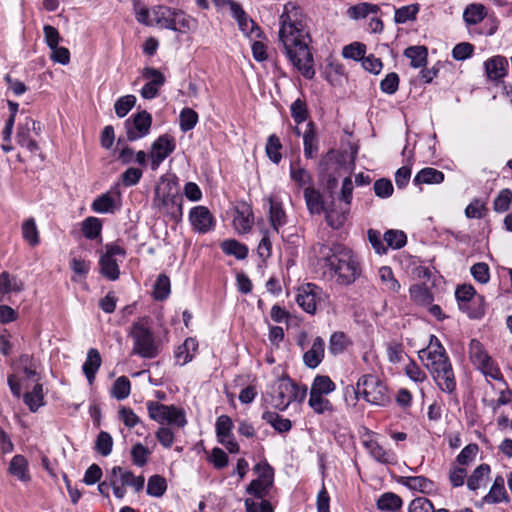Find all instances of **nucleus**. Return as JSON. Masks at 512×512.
<instances>
[{
	"instance_id": "33",
	"label": "nucleus",
	"mask_w": 512,
	"mask_h": 512,
	"mask_svg": "<svg viewBox=\"0 0 512 512\" xmlns=\"http://www.w3.org/2000/svg\"><path fill=\"white\" fill-rule=\"evenodd\" d=\"M24 289V283L7 271L0 273V294L19 293Z\"/></svg>"
},
{
	"instance_id": "63",
	"label": "nucleus",
	"mask_w": 512,
	"mask_h": 512,
	"mask_svg": "<svg viewBox=\"0 0 512 512\" xmlns=\"http://www.w3.org/2000/svg\"><path fill=\"white\" fill-rule=\"evenodd\" d=\"M150 454L149 449L141 443L133 445L131 449L132 461L138 467H143L147 463Z\"/></svg>"
},
{
	"instance_id": "15",
	"label": "nucleus",
	"mask_w": 512,
	"mask_h": 512,
	"mask_svg": "<svg viewBox=\"0 0 512 512\" xmlns=\"http://www.w3.org/2000/svg\"><path fill=\"white\" fill-rule=\"evenodd\" d=\"M176 144L172 136H159L151 146V169L157 170L160 164L175 150Z\"/></svg>"
},
{
	"instance_id": "27",
	"label": "nucleus",
	"mask_w": 512,
	"mask_h": 512,
	"mask_svg": "<svg viewBox=\"0 0 512 512\" xmlns=\"http://www.w3.org/2000/svg\"><path fill=\"white\" fill-rule=\"evenodd\" d=\"M101 355L95 348H91L88 353L86 360L83 364L82 370L85 374L89 384H92L95 380V375L101 366Z\"/></svg>"
},
{
	"instance_id": "31",
	"label": "nucleus",
	"mask_w": 512,
	"mask_h": 512,
	"mask_svg": "<svg viewBox=\"0 0 512 512\" xmlns=\"http://www.w3.org/2000/svg\"><path fill=\"white\" fill-rule=\"evenodd\" d=\"M198 349V342L195 338H187L182 345H180L176 352L175 358L180 365H185L190 362Z\"/></svg>"
},
{
	"instance_id": "3",
	"label": "nucleus",
	"mask_w": 512,
	"mask_h": 512,
	"mask_svg": "<svg viewBox=\"0 0 512 512\" xmlns=\"http://www.w3.org/2000/svg\"><path fill=\"white\" fill-rule=\"evenodd\" d=\"M419 357L438 387L443 392L453 393L456 389L453 368L445 348L436 336H430L429 345L419 351Z\"/></svg>"
},
{
	"instance_id": "29",
	"label": "nucleus",
	"mask_w": 512,
	"mask_h": 512,
	"mask_svg": "<svg viewBox=\"0 0 512 512\" xmlns=\"http://www.w3.org/2000/svg\"><path fill=\"white\" fill-rule=\"evenodd\" d=\"M304 198L307 205V208L311 214H321L326 210V206L324 205L322 195L319 191L314 189L311 186H308L304 189Z\"/></svg>"
},
{
	"instance_id": "38",
	"label": "nucleus",
	"mask_w": 512,
	"mask_h": 512,
	"mask_svg": "<svg viewBox=\"0 0 512 512\" xmlns=\"http://www.w3.org/2000/svg\"><path fill=\"white\" fill-rule=\"evenodd\" d=\"M401 483L410 490L421 493H430L434 489L433 482L424 476L403 477Z\"/></svg>"
},
{
	"instance_id": "28",
	"label": "nucleus",
	"mask_w": 512,
	"mask_h": 512,
	"mask_svg": "<svg viewBox=\"0 0 512 512\" xmlns=\"http://www.w3.org/2000/svg\"><path fill=\"white\" fill-rule=\"evenodd\" d=\"M15 370L22 372L27 379L38 380V363L28 354H23L17 362L13 364Z\"/></svg>"
},
{
	"instance_id": "18",
	"label": "nucleus",
	"mask_w": 512,
	"mask_h": 512,
	"mask_svg": "<svg viewBox=\"0 0 512 512\" xmlns=\"http://www.w3.org/2000/svg\"><path fill=\"white\" fill-rule=\"evenodd\" d=\"M121 194L118 190H110L96 197L91 209L99 214H112L120 208Z\"/></svg>"
},
{
	"instance_id": "43",
	"label": "nucleus",
	"mask_w": 512,
	"mask_h": 512,
	"mask_svg": "<svg viewBox=\"0 0 512 512\" xmlns=\"http://www.w3.org/2000/svg\"><path fill=\"white\" fill-rule=\"evenodd\" d=\"M220 246L225 254L233 255L239 260L245 259L248 255L247 246L234 239L225 240Z\"/></svg>"
},
{
	"instance_id": "40",
	"label": "nucleus",
	"mask_w": 512,
	"mask_h": 512,
	"mask_svg": "<svg viewBox=\"0 0 512 512\" xmlns=\"http://www.w3.org/2000/svg\"><path fill=\"white\" fill-rule=\"evenodd\" d=\"M262 419L279 433H286L292 428V422L288 418H284L276 412L265 411L262 414Z\"/></svg>"
},
{
	"instance_id": "7",
	"label": "nucleus",
	"mask_w": 512,
	"mask_h": 512,
	"mask_svg": "<svg viewBox=\"0 0 512 512\" xmlns=\"http://www.w3.org/2000/svg\"><path fill=\"white\" fill-rule=\"evenodd\" d=\"M153 203L161 213L170 215L174 220H179L182 217L183 201L175 184L170 181H163L156 187Z\"/></svg>"
},
{
	"instance_id": "6",
	"label": "nucleus",
	"mask_w": 512,
	"mask_h": 512,
	"mask_svg": "<svg viewBox=\"0 0 512 512\" xmlns=\"http://www.w3.org/2000/svg\"><path fill=\"white\" fill-rule=\"evenodd\" d=\"M355 399L362 396L368 403L376 406H386L390 396L386 385L375 375L367 374L359 378L353 388Z\"/></svg>"
},
{
	"instance_id": "35",
	"label": "nucleus",
	"mask_w": 512,
	"mask_h": 512,
	"mask_svg": "<svg viewBox=\"0 0 512 512\" xmlns=\"http://www.w3.org/2000/svg\"><path fill=\"white\" fill-rule=\"evenodd\" d=\"M173 15V9L167 6H154L151 8V19L152 26L156 25L161 28L168 29L172 27L171 16Z\"/></svg>"
},
{
	"instance_id": "57",
	"label": "nucleus",
	"mask_w": 512,
	"mask_h": 512,
	"mask_svg": "<svg viewBox=\"0 0 512 512\" xmlns=\"http://www.w3.org/2000/svg\"><path fill=\"white\" fill-rule=\"evenodd\" d=\"M348 344V338L343 332H334L329 340V352L333 355L342 353Z\"/></svg>"
},
{
	"instance_id": "19",
	"label": "nucleus",
	"mask_w": 512,
	"mask_h": 512,
	"mask_svg": "<svg viewBox=\"0 0 512 512\" xmlns=\"http://www.w3.org/2000/svg\"><path fill=\"white\" fill-rule=\"evenodd\" d=\"M189 220L193 228L199 233H207L213 229L215 220L205 206H196L190 210Z\"/></svg>"
},
{
	"instance_id": "41",
	"label": "nucleus",
	"mask_w": 512,
	"mask_h": 512,
	"mask_svg": "<svg viewBox=\"0 0 512 512\" xmlns=\"http://www.w3.org/2000/svg\"><path fill=\"white\" fill-rule=\"evenodd\" d=\"M325 396L315 393L309 394L308 405L316 414L322 415L334 411L332 403Z\"/></svg>"
},
{
	"instance_id": "21",
	"label": "nucleus",
	"mask_w": 512,
	"mask_h": 512,
	"mask_svg": "<svg viewBox=\"0 0 512 512\" xmlns=\"http://www.w3.org/2000/svg\"><path fill=\"white\" fill-rule=\"evenodd\" d=\"M325 353V342L317 336L310 347L303 355V362L309 368H316L320 365L324 358Z\"/></svg>"
},
{
	"instance_id": "47",
	"label": "nucleus",
	"mask_w": 512,
	"mask_h": 512,
	"mask_svg": "<svg viewBox=\"0 0 512 512\" xmlns=\"http://www.w3.org/2000/svg\"><path fill=\"white\" fill-rule=\"evenodd\" d=\"M22 236L31 246H36L40 242L39 232L36 222L33 218L25 220L22 224Z\"/></svg>"
},
{
	"instance_id": "39",
	"label": "nucleus",
	"mask_w": 512,
	"mask_h": 512,
	"mask_svg": "<svg viewBox=\"0 0 512 512\" xmlns=\"http://www.w3.org/2000/svg\"><path fill=\"white\" fill-rule=\"evenodd\" d=\"M505 499H507V494L504 487V479L501 476H497L490 491L483 497V501L487 504H496Z\"/></svg>"
},
{
	"instance_id": "13",
	"label": "nucleus",
	"mask_w": 512,
	"mask_h": 512,
	"mask_svg": "<svg viewBox=\"0 0 512 512\" xmlns=\"http://www.w3.org/2000/svg\"><path fill=\"white\" fill-rule=\"evenodd\" d=\"M32 132L35 135H39L41 133V124L31 117H25L17 126L16 140L21 147H25L30 153L35 154L39 150V146L32 139Z\"/></svg>"
},
{
	"instance_id": "48",
	"label": "nucleus",
	"mask_w": 512,
	"mask_h": 512,
	"mask_svg": "<svg viewBox=\"0 0 512 512\" xmlns=\"http://www.w3.org/2000/svg\"><path fill=\"white\" fill-rule=\"evenodd\" d=\"M130 391V380L126 376H120L115 380L112 386L111 395L118 400H123L129 396Z\"/></svg>"
},
{
	"instance_id": "14",
	"label": "nucleus",
	"mask_w": 512,
	"mask_h": 512,
	"mask_svg": "<svg viewBox=\"0 0 512 512\" xmlns=\"http://www.w3.org/2000/svg\"><path fill=\"white\" fill-rule=\"evenodd\" d=\"M152 125V117L147 111H141L125 121L126 136L128 141H136L149 134Z\"/></svg>"
},
{
	"instance_id": "26",
	"label": "nucleus",
	"mask_w": 512,
	"mask_h": 512,
	"mask_svg": "<svg viewBox=\"0 0 512 512\" xmlns=\"http://www.w3.org/2000/svg\"><path fill=\"white\" fill-rule=\"evenodd\" d=\"M487 16V9L481 3L468 4L463 11V21L466 26H474L481 23Z\"/></svg>"
},
{
	"instance_id": "30",
	"label": "nucleus",
	"mask_w": 512,
	"mask_h": 512,
	"mask_svg": "<svg viewBox=\"0 0 512 512\" xmlns=\"http://www.w3.org/2000/svg\"><path fill=\"white\" fill-rule=\"evenodd\" d=\"M491 469L488 464L479 465L467 479V487L469 490L475 491L488 482Z\"/></svg>"
},
{
	"instance_id": "36",
	"label": "nucleus",
	"mask_w": 512,
	"mask_h": 512,
	"mask_svg": "<svg viewBox=\"0 0 512 512\" xmlns=\"http://www.w3.org/2000/svg\"><path fill=\"white\" fill-rule=\"evenodd\" d=\"M304 155L307 158H313L318 152V139L313 122L307 124V129L303 135Z\"/></svg>"
},
{
	"instance_id": "22",
	"label": "nucleus",
	"mask_w": 512,
	"mask_h": 512,
	"mask_svg": "<svg viewBox=\"0 0 512 512\" xmlns=\"http://www.w3.org/2000/svg\"><path fill=\"white\" fill-rule=\"evenodd\" d=\"M230 10L233 17L237 20L240 30L247 36H259V29L255 27V23L251 20L243 9L236 3H230Z\"/></svg>"
},
{
	"instance_id": "51",
	"label": "nucleus",
	"mask_w": 512,
	"mask_h": 512,
	"mask_svg": "<svg viewBox=\"0 0 512 512\" xmlns=\"http://www.w3.org/2000/svg\"><path fill=\"white\" fill-rule=\"evenodd\" d=\"M418 11V4L402 6L395 10L394 20L396 23L404 24L408 21L414 20L416 18Z\"/></svg>"
},
{
	"instance_id": "34",
	"label": "nucleus",
	"mask_w": 512,
	"mask_h": 512,
	"mask_svg": "<svg viewBox=\"0 0 512 512\" xmlns=\"http://www.w3.org/2000/svg\"><path fill=\"white\" fill-rule=\"evenodd\" d=\"M444 181L443 172L432 168L426 167L421 169L413 179L415 185L421 184H440Z\"/></svg>"
},
{
	"instance_id": "61",
	"label": "nucleus",
	"mask_w": 512,
	"mask_h": 512,
	"mask_svg": "<svg viewBox=\"0 0 512 512\" xmlns=\"http://www.w3.org/2000/svg\"><path fill=\"white\" fill-rule=\"evenodd\" d=\"M475 294L476 292L472 285L464 284L459 286L455 291V296L460 308L464 310L466 304L474 298Z\"/></svg>"
},
{
	"instance_id": "46",
	"label": "nucleus",
	"mask_w": 512,
	"mask_h": 512,
	"mask_svg": "<svg viewBox=\"0 0 512 512\" xmlns=\"http://www.w3.org/2000/svg\"><path fill=\"white\" fill-rule=\"evenodd\" d=\"M411 299L419 305H430L433 301V296L430 291L423 285L416 284L410 287Z\"/></svg>"
},
{
	"instance_id": "54",
	"label": "nucleus",
	"mask_w": 512,
	"mask_h": 512,
	"mask_svg": "<svg viewBox=\"0 0 512 512\" xmlns=\"http://www.w3.org/2000/svg\"><path fill=\"white\" fill-rule=\"evenodd\" d=\"M366 53V45L361 42H353L343 47L342 55L346 59H352L355 61L364 58Z\"/></svg>"
},
{
	"instance_id": "58",
	"label": "nucleus",
	"mask_w": 512,
	"mask_h": 512,
	"mask_svg": "<svg viewBox=\"0 0 512 512\" xmlns=\"http://www.w3.org/2000/svg\"><path fill=\"white\" fill-rule=\"evenodd\" d=\"M170 291V279L168 276L164 274L159 275L154 284V298L157 300H164L169 296Z\"/></svg>"
},
{
	"instance_id": "25",
	"label": "nucleus",
	"mask_w": 512,
	"mask_h": 512,
	"mask_svg": "<svg viewBox=\"0 0 512 512\" xmlns=\"http://www.w3.org/2000/svg\"><path fill=\"white\" fill-rule=\"evenodd\" d=\"M485 71L489 79L498 80L506 75L508 61L504 56H494L484 63Z\"/></svg>"
},
{
	"instance_id": "56",
	"label": "nucleus",
	"mask_w": 512,
	"mask_h": 512,
	"mask_svg": "<svg viewBox=\"0 0 512 512\" xmlns=\"http://www.w3.org/2000/svg\"><path fill=\"white\" fill-rule=\"evenodd\" d=\"M136 97L134 95H125L120 97L114 105L115 113L119 118L125 117L135 106Z\"/></svg>"
},
{
	"instance_id": "32",
	"label": "nucleus",
	"mask_w": 512,
	"mask_h": 512,
	"mask_svg": "<svg viewBox=\"0 0 512 512\" xmlns=\"http://www.w3.org/2000/svg\"><path fill=\"white\" fill-rule=\"evenodd\" d=\"M171 25L168 27L169 30L186 33L195 27V20L186 15L181 10L173 9V15L171 16Z\"/></svg>"
},
{
	"instance_id": "64",
	"label": "nucleus",
	"mask_w": 512,
	"mask_h": 512,
	"mask_svg": "<svg viewBox=\"0 0 512 512\" xmlns=\"http://www.w3.org/2000/svg\"><path fill=\"white\" fill-rule=\"evenodd\" d=\"M512 202V192L509 189H503L495 198L493 206L494 210L499 213L507 211Z\"/></svg>"
},
{
	"instance_id": "9",
	"label": "nucleus",
	"mask_w": 512,
	"mask_h": 512,
	"mask_svg": "<svg viewBox=\"0 0 512 512\" xmlns=\"http://www.w3.org/2000/svg\"><path fill=\"white\" fill-rule=\"evenodd\" d=\"M469 358L472 364L485 376L494 380L502 379L500 369L494 364L484 346L476 339H472L469 343Z\"/></svg>"
},
{
	"instance_id": "11",
	"label": "nucleus",
	"mask_w": 512,
	"mask_h": 512,
	"mask_svg": "<svg viewBox=\"0 0 512 512\" xmlns=\"http://www.w3.org/2000/svg\"><path fill=\"white\" fill-rule=\"evenodd\" d=\"M125 254V250L117 244L105 245V252L101 254L99 259L101 274L112 281L118 279L120 270L115 257L120 256L124 258Z\"/></svg>"
},
{
	"instance_id": "52",
	"label": "nucleus",
	"mask_w": 512,
	"mask_h": 512,
	"mask_svg": "<svg viewBox=\"0 0 512 512\" xmlns=\"http://www.w3.org/2000/svg\"><path fill=\"white\" fill-rule=\"evenodd\" d=\"M383 240L388 247L393 249H400L406 244L407 237L406 234L401 230H388L383 235Z\"/></svg>"
},
{
	"instance_id": "10",
	"label": "nucleus",
	"mask_w": 512,
	"mask_h": 512,
	"mask_svg": "<svg viewBox=\"0 0 512 512\" xmlns=\"http://www.w3.org/2000/svg\"><path fill=\"white\" fill-rule=\"evenodd\" d=\"M254 470L259 476L247 486L246 492L262 501L265 500L264 498L268 495L273 485L274 471L266 462L256 464Z\"/></svg>"
},
{
	"instance_id": "2",
	"label": "nucleus",
	"mask_w": 512,
	"mask_h": 512,
	"mask_svg": "<svg viewBox=\"0 0 512 512\" xmlns=\"http://www.w3.org/2000/svg\"><path fill=\"white\" fill-rule=\"evenodd\" d=\"M319 262L329 268L340 285H350L361 275V268L354 253L341 244H321L317 251Z\"/></svg>"
},
{
	"instance_id": "16",
	"label": "nucleus",
	"mask_w": 512,
	"mask_h": 512,
	"mask_svg": "<svg viewBox=\"0 0 512 512\" xmlns=\"http://www.w3.org/2000/svg\"><path fill=\"white\" fill-rule=\"evenodd\" d=\"M375 434L367 431L363 437V446L369 455L381 464H394L397 461L396 454L392 450L385 449L377 440L374 439Z\"/></svg>"
},
{
	"instance_id": "1",
	"label": "nucleus",
	"mask_w": 512,
	"mask_h": 512,
	"mask_svg": "<svg viewBox=\"0 0 512 512\" xmlns=\"http://www.w3.org/2000/svg\"><path fill=\"white\" fill-rule=\"evenodd\" d=\"M279 41L289 62L307 79L315 75L310 50L309 18L294 3H287L280 16Z\"/></svg>"
},
{
	"instance_id": "49",
	"label": "nucleus",
	"mask_w": 512,
	"mask_h": 512,
	"mask_svg": "<svg viewBox=\"0 0 512 512\" xmlns=\"http://www.w3.org/2000/svg\"><path fill=\"white\" fill-rule=\"evenodd\" d=\"M290 177L299 187L306 188L311 186L312 179L310 173L299 164H291Z\"/></svg>"
},
{
	"instance_id": "17",
	"label": "nucleus",
	"mask_w": 512,
	"mask_h": 512,
	"mask_svg": "<svg viewBox=\"0 0 512 512\" xmlns=\"http://www.w3.org/2000/svg\"><path fill=\"white\" fill-rule=\"evenodd\" d=\"M142 76L148 82L142 87L141 92H140L141 96L144 99L155 98L159 93V89L165 83L166 79H165L164 74L162 72H160L158 69H155L152 67H146L142 71Z\"/></svg>"
},
{
	"instance_id": "59",
	"label": "nucleus",
	"mask_w": 512,
	"mask_h": 512,
	"mask_svg": "<svg viewBox=\"0 0 512 512\" xmlns=\"http://www.w3.org/2000/svg\"><path fill=\"white\" fill-rule=\"evenodd\" d=\"M113 439L108 432L101 431L95 442L96 451L102 456H108L112 452Z\"/></svg>"
},
{
	"instance_id": "4",
	"label": "nucleus",
	"mask_w": 512,
	"mask_h": 512,
	"mask_svg": "<svg viewBox=\"0 0 512 512\" xmlns=\"http://www.w3.org/2000/svg\"><path fill=\"white\" fill-rule=\"evenodd\" d=\"M307 390V386L297 385L289 377H282L270 385L267 396L272 407L285 411L292 402H303Z\"/></svg>"
},
{
	"instance_id": "23",
	"label": "nucleus",
	"mask_w": 512,
	"mask_h": 512,
	"mask_svg": "<svg viewBox=\"0 0 512 512\" xmlns=\"http://www.w3.org/2000/svg\"><path fill=\"white\" fill-rule=\"evenodd\" d=\"M269 203V221L273 230L278 233L280 228L286 225L287 215L281 202L273 197L268 198Z\"/></svg>"
},
{
	"instance_id": "12",
	"label": "nucleus",
	"mask_w": 512,
	"mask_h": 512,
	"mask_svg": "<svg viewBox=\"0 0 512 512\" xmlns=\"http://www.w3.org/2000/svg\"><path fill=\"white\" fill-rule=\"evenodd\" d=\"M323 292L318 286L307 283L298 289L296 302L307 313L315 314L323 302Z\"/></svg>"
},
{
	"instance_id": "50",
	"label": "nucleus",
	"mask_w": 512,
	"mask_h": 512,
	"mask_svg": "<svg viewBox=\"0 0 512 512\" xmlns=\"http://www.w3.org/2000/svg\"><path fill=\"white\" fill-rule=\"evenodd\" d=\"M281 148L282 145L279 138L275 134L270 135L267 139L265 152L267 157L275 164H278L282 159Z\"/></svg>"
},
{
	"instance_id": "60",
	"label": "nucleus",
	"mask_w": 512,
	"mask_h": 512,
	"mask_svg": "<svg viewBox=\"0 0 512 512\" xmlns=\"http://www.w3.org/2000/svg\"><path fill=\"white\" fill-rule=\"evenodd\" d=\"M379 277L385 288L391 292H398L400 289L399 282L394 278L390 267L383 266L379 269Z\"/></svg>"
},
{
	"instance_id": "42",
	"label": "nucleus",
	"mask_w": 512,
	"mask_h": 512,
	"mask_svg": "<svg viewBox=\"0 0 512 512\" xmlns=\"http://www.w3.org/2000/svg\"><path fill=\"white\" fill-rule=\"evenodd\" d=\"M23 400L31 412H36L41 406L44 405L42 384L37 383L31 392L25 393Z\"/></svg>"
},
{
	"instance_id": "55",
	"label": "nucleus",
	"mask_w": 512,
	"mask_h": 512,
	"mask_svg": "<svg viewBox=\"0 0 512 512\" xmlns=\"http://www.w3.org/2000/svg\"><path fill=\"white\" fill-rule=\"evenodd\" d=\"M167 489L165 478L159 475L151 476L147 484V493L153 497H161Z\"/></svg>"
},
{
	"instance_id": "8",
	"label": "nucleus",
	"mask_w": 512,
	"mask_h": 512,
	"mask_svg": "<svg viewBox=\"0 0 512 512\" xmlns=\"http://www.w3.org/2000/svg\"><path fill=\"white\" fill-rule=\"evenodd\" d=\"M146 406L149 417L159 424H167L176 428H183L187 424L186 413L182 408L156 401H149Z\"/></svg>"
},
{
	"instance_id": "62",
	"label": "nucleus",
	"mask_w": 512,
	"mask_h": 512,
	"mask_svg": "<svg viewBox=\"0 0 512 512\" xmlns=\"http://www.w3.org/2000/svg\"><path fill=\"white\" fill-rule=\"evenodd\" d=\"M198 122L197 113L191 108H184L180 113V128L187 132L195 127Z\"/></svg>"
},
{
	"instance_id": "45",
	"label": "nucleus",
	"mask_w": 512,
	"mask_h": 512,
	"mask_svg": "<svg viewBox=\"0 0 512 512\" xmlns=\"http://www.w3.org/2000/svg\"><path fill=\"white\" fill-rule=\"evenodd\" d=\"M404 55L410 59L413 68H420L426 63L427 49L424 46H411L405 50Z\"/></svg>"
},
{
	"instance_id": "53",
	"label": "nucleus",
	"mask_w": 512,
	"mask_h": 512,
	"mask_svg": "<svg viewBox=\"0 0 512 512\" xmlns=\"http://www.w3.org/2000/svg\"><path fill=\"white\" fill-rule=\"evenodd\" d=\"M402 500L401 498L391 492L384 493L377 501V507L380 510H397L401 508Z\"/></svg>"
},
{
	"instance_id": "20",
	"label": "nucleus",
	"mask_w": 512,
	"mask_h": 512,
	"mask_svg": "<svg viewBox=\"0 0 512 512\" xmlns=\"http://www.w3.org/2000/svg\"><path fill=\"white\" fill-rule=\"evenodd\" d=\"M349 211L350 207L332 202L324 211L328 225L333 229L342 227L347 220Z\"/></svg>"
},
{
	"instance_id": "24",
	"label": "nucleus",
	"mask_w": 512,
	"mask_h": 512,
	"mask_svg": "<svg viewBox=\"0 0 512 512\" xmlns=\"http://www.w3.org/2000/svg\"><path fill=\"white\" fill-rule=\"evenodd\" d=\"M8 473L21 482H29L31 479L28 461L20 454L15 455L11 459L8 467Z\"/></svg>"
},
{
	"instance_id": "5",
	"label": "nucleus",
	"mask_w": 512,
	"mask_h": 512,
	"mask_svg": "<svg viewBox=\"0 0 512 512\" xmlns=\"http://www.w3.org/2000/svg\"><path fill=\"white\" fill-rule=\"evenodd\" d=\"M133 341L132 353L152 359L159 354V342L145 320L135 322L129 333Z\"/></svg>"
},
{
	"instance_id": "44",
	"label": "nucleus",
	"mask_w": 512,
	"mask_h": 512,
	"mask_svg": "<svg viewBox=\"0 0 512 512\" xmlns=\"http://www.w3.org/2000/svg\"><path fill=\"white\" fill-rule=\"evenodd\" d=\"M336 388L335 383L325 375H317L311 385L310 393L328 395Z\"/></svg>"
},
{
	"instance_id": "37",
	"label": "nucleus",
	"mask_w": 512,
	"mask_h": 512,
	"mask_svg": "<svg viewBox=\"0 0 512 512\" xmlns=\"http://www.w3.org/2000/svg\"><path fill=\"white\" fill-rule=\"evenodd\" d=\"M102 221L97 217H87L81 223V232L86 239L97 240L101 238Z\"/></svg>"
}]
</instances>
